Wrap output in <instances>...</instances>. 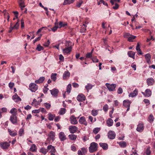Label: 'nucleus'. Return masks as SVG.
I'll list each match as a JSON object with an SVG mask.
<instances>
[{"instance_id":"obj_39","label":"nucleus","mask_w":155,"mask_h":155,"mask_svg":"<svg viewBox=\"0 0 155 155\" xmlns=\"http://www.w3.org/2000/svg\"><path fill=\"white\" fill-rule=\"evenodd\" d=\"M71 84H69L67 87L66 92L69 93L71 92Z\"/></svg>"},{"instance_id":"obj_53","label":"nucleus","mask_w":155,"mask_h":155,"mask_svg":"<svg viewBox=\"0 0 155 155\" xmlns=\"http://www.w3.org/2000/svg\"><path fill=\"white\" fill-rule=\"evenodd\" d=\"M58 28V25H55L54 27L51 28V30L55 32L57 30Z\"/></svg>"},{"instance_id":"obj_27","label":"nucleus","mask_w":155,"mask_h":155,"mask_svg":"<svg viewBox=\"0 0 155 155\" xmlns=\"http://www.w3.org/2000/svg\"><path fill=\"white\" fill-rule=\"evenodd\" d=\"M145 59L146 60L147 62L149 63L150 62L151 56L149 54H147L145 55Z\"/></svg>"},{"instance_id":"obj_46","label":"nucleus","mask_w":155,"mask_h":155,"mask_svg":"<svg viewBox=\"0 0 155 155\" xmlns=\"http://www.w3.org/2000/svg\"><path fill=\"white\" fill-rule=\"evenodd\" d=\"M97 110H92L91 111V114L94 116H96L98 114Z\"/></svg>"},{"instance_id":"obj_14","label":"nucleus","mask_w":155,"mask_h":155,"mask_svg":"<svg viewBox=\"0 0 155 155\" xmlns=\"http://www.w3.org/2000/svg\"><path fill=\"white\" fill-rule=\"evenodd\" d=\"M72 48L71 46H70L68 47H67L65 49L63 50L64 53L68 54L70 53L71 51Z\"/></svg>"},{"instance_id":"obj_34","label":"nucleus","mask_w":155,"mask_h":155,"mask_svg":"<svg viewBox=\"0 0 155 155\" xmlns=\"http://www.w3.org/2000/svg\"><path fill=\"white\" fill-rule=\"evenodd\" d=\"M8 130L10 135L12 136H15L17 134L16 133L14 132V131H12L9 129H8Z\"/></svg>"},{"instance_id":"obj_12","label":"nucleus","mask_w":155,"mask_h":155,"mask_svg":"<svg viewBox=\"0 0 155 155\" xmlns=\"http://www.w3.org/2000/svg\"><path fill=\"white\" fill-rule=\"evenodd\" d=\"M79 122L81 124H83L85 126H87V123L86 121L85 118L84 117H81L79 120Z\"/></svg>"},{"instance_id":"obj_23","label":"nucleus","mask_w":155,"mask_h":155,"mask_svg":"<svg viewBox=\"0 0 155 155\" xmlns=\"http://www.w3.org/2000/svg\"><path fill=\"white\" fill-rule=\"evenodd\" d=\"M99 145L104 150H106L108 149V145L106 143H99Z\"/></svg>"},{"instance_id":"obj_35","label":"nucleus","mask_w":155,"mask_h":155,"mask_svg":"<svg viewBox=\"0 0 155 155\" xmlns=\"http://www.w3.org/2000/svg\"><path fill=\"white\" fill-rule=\"evenodd\" d=\"M154 119L153 116L152 114H150L148 117L149 122L150 123L153 122V121Z\"/></svg>"},{"instance_id":"obj_45","label":"nucleus","mask_w":155,"mask_h":155,"mask_svg":"<svg viewBox=\"0 0 155 155\" xmlns=\"http://www.w3.org/2000/svg\"><path fill=\"white\" fill-rule=\"evenodd\" d=\"M100 128L96 127L94 128L93 130V132L95 134H97L100 130Z\"/></svg>"},{"instance_id":"obj_13","label":"nucleus","mask_w":155,"mask_h":155,"mask_svg":"<svg viewBox=\"0 0 155 155\" xmlns=\"http://www.w3.org/2000/svg\"><path fill=\"white\" fill-rule=\"evenodd\" d=\"M48 151L50 152L55 153L56 150L54 147L50 145L47 147Z\"/></svg>"},{"instance_id":"obj_7","label":"nucleus","mask_w":155,"mask_h":155,"mask_svg":"<svg viewBox=\"0 0 155 155\" xmlns=\"http://www.w3.org/2000/svg\"><path fill=\"white\" fill-rule=\"evenodd\" d=\"M68 129L71 133L74 134L77 131L78 128L75 126H70Z\"/></svg>"},{"instance_id":"obj_29","label":"nucleus","mask_w":155,"mask_h":155,"mask_svg":"<svg viewBox=\"0 0 155 155\" xmlns=\"http://www.w3.org/2000/svg\"><path fill=\"white\" fill-rule=\"evenodd\" d=\"M36 146L35 144H32L29 149V150L32 152H35L36 151Z\"/></svg>"},{"instance_id":"obj_16","label":"nucleus","mask_w":155,"mask_h":155,"mask_svg":"<svg viewBox=\"0 0 155 155\" xmlns=\"http://www.w3.org/2000/svg\"><path fill=\"white\" fill-rule=\"evenodd\" d=\"M70 74L68 71H65L63 75V79L65 80L69 78L70 76Z\"/></svg>"},{"instance_id":"obj_41","label":"nucleus","mask_w":155,"mask_h":155,"mask_svg":"<svg viewBox=\"0 0 155 155\" xmlns=\"http://www.w3.org/2000/svg\"><path fill=\"white\" fill-rule=\"evenodd\" d=\"M93 86L91 84H88L87 85L85 86V87L87 90L88 91L89 90L91 89L92 88Z\"/></svg>"},{"instance_id":"obj_28","label":"nucleus","mask_w":155,"mask_h":155,"mask_svg":"<svg viewBox=\"0 0 155 155\" xmlns=\"http://www.w3.org/2000/svg\"><path fill=\"white\" fill-rule=\"evenodd\" d=\"M145 96L149 97L151 95V91L150 89H147L145 91Z\"/></svg>"},{"instance_id":"obj_8","label":"nucleus","mask_w":155,"mask_h":155,"mask_svg":"<svg viewBox=\"0 0 155 155\" xmlns=\"http://www.w3.org/2000/svg\"><path fill=\"white\" fill-rule=\"evenodd\" d=\"M70 121L71 124H76L78 123L76 117L74 115L71 116L70 118Z\"/></svg>"},{"instance_id":"obj_61","label":"nucleus","mask_w":155,"mask_h":155,"mask_svg":"<svg viewBox=\"0 0 155 155\" xmlns=\"http://www.w3.org/2000/svg\"><path fill=\"white\" fill-rule=\"evenodd\" d=\"M143 101L145 103L147 104V105H149L150 104V101L148 99H144L143 100Z\"/></svg>"},{"instance_id":"obj_63","label":"nucleus","mask_w":155,"mask_h":155,"mask_svg":"<svg viewBox=\"0 0 155 155\" xmlns=\"http://www.w3.org/2000/svg\"><path fill=\"white\" fill-rule=\"evenodd\" d=\"M72 85L74 87H79V85L78 84L76 83H72Z\"/></svg>"},{"instance_id":"obj_47","label":"nucleus","mask_w":155,"mask_h":155,"mask_svg":"<svg viewBox=\"0 0 155 155\" xmlns=\"http://www.w3.org/2000/svg\"><path fill=\"white\" fill-rule=\"evenodd\" d=\"M36 49L38 51H40L42 50H43V48L41 46L40 44L38 45Z\"/></svg>"},{"instance_id":"obj_42","label":"nucleus","mask_w":155,"mask_h":155,"mask_svg":"<svg viewBox=\"0 0 155 155\" xmlns=\"http://www.w3.org/2000/svg\"><path fill=\"white\" fill-rule=\"evenodd\" d=\"M55 117V115L54 114H48V120H53L54 119V118Z\"/></svg>"},{"instance_id":"obj_15","label":"nucleus","mask_w":155,"mask_h":155,"mask_svg":"<svg viewBox=\"0 0 155 155\" xmlns=\"http://www.w3.org/2000/svg\"><path fill=\"white\" fill-rule=\"evenodd\" d=\"M59 138L61 141H63L66 139V136L64 132H61L59 134Z\"/></svg>"},{"instance_id":"obj_58","label":"nucleus","mask_w":155,"mask_h":155,"mask_svg":"<svg viewBox=\"0 0 155 155\" xmlns=\"http://www.w3.org/2000/svg\"><path fill=\"white\" fill-rule=\"evenodd\" d=\"M83 3V1H80L76 5V6L77 7L79 8L80 7L81 5Z\"/></svg>"},{"instance_id":"obj_30","label":"nucleus","mask_w":155,"mask_h":155,"mask_svg":"<svg viewBox=\"0 0 155 155\" xmlns=\"http://www.w3.org/2000/svg\"><path fill=\"white\" fill-rule=\"evenodd\" d=\"M77 136L74 134H70L68 136L69 138L71 140H75L77 138Z\"/></svg>"},{"instance_id":"obj_22","label":"nucleus","mask_w":155,"mask_h":155,"mask_svg":"<svg viewBox=\"0 0 155 155\" xmlns=\"http://www.w3.org/2000/svg\"><path fill=\"white\" fill-rule=\"evenodd\" d=\"M138 94V91L136 90V89L134 90L133 92L130 93L129 95V97H134L135 96H136Z\"/></svg>"},{"instance_id":"obj_57","label":"nucleus","mask_w":155,"mask_h":155,"mask_svg":"<svg viewBox=\"0 0 155 155\" xmlns=\"http://www.w3.org/2000/svg\"><path fill=\"white\" fill-rule=\"evenodd\" d=\"M50 44V41L49 40H48L46 42H45L44 44V46L47 47H48Z\"/></svg>"},{"instance_id":"obj_40","label":"nucleus","mask_w":155,"mask_h":155,"mask_svg":"<svg viewBox=\"0 0 155 155\" xmlns=\"http://www.w3.org/2000/svg\"><path fill=\"white\" fill-rule=\"evenodd\" d=\"M59 25L60 26V28L61 27H64L67 25V23L66 22L63 23L62 22L60 21L59 23Z\"/></svg>"},{"instance_id":"obj_31","label":"nucleus","mask_w":155,"mask_h":155,"mask_svg":"<svg viewBox=\"0 0 155 155\" xmlns=\"http://www.w3.org/2000/svg\"><path fill=\"white\" fill-rule=\"evenodd\" d=\"M40 151L44 154L45 155L48 152V148L47 149L45 148H42L40 149Z\"/></svg>"},{"instance_id":"obj_56","label":"nucleus","mask_w":155,"mask_h":155,"mask_svg":"<svg viewBox=\"0 0 155 155\" xmlns=\"http://www.w3.org/2000/svg\"><path fill=\"white\" fill-rule=\"evenodd\" d=\"M82 151V153L84 154H85L87 152V150L86 149L84 148H82L81 149Z\"/></svg>"},{"instance_id":"obj_52","label":"nucleus","mask_w":155,"mask_h":155,"mask_svg":"<svg viewBox=\"0 0 155 155\" xmlns=\"http://www.w3.org/2000/svg\"><path fill=\"white\" fill-rule=\"evenodd\" d=\"M123 91L122 89L120 87L119 88L117 91V92L118 94H121L123 93Z\"/></svg>"},{"instance_id":"obj_44","label":"nucleus","mask_w":155,"mask_h":155,"mask_svg":"<svg viewBox=\"0 0 155 155\" xmlns=\"http://www.w3.org/2000/svg\"><path fill=\"white\" fill-rule=\"evenodd\" d=\"M83 26H84L81 27L80 30V31L81 32H84L86 30L87 26L84 24H83Z\"/></svg>"},{"instance_id":"obj_18","label":"nucleus","mask_w":155,"mask_h":155,"mask_svg":"<svg viewBox=\"0 0 155 155\" xmlns=\"http://www.w3.org/2000/svg\"><path fill=\"white\" fill-rule=\"evenodd\" d=\"M130 104L131 101L129 100H125L123 102V105L125 107H130Z\"/></svg>"},{"instance_id":"obj_59","label":"nucleus","mask_w":155,"mask_h":155,"mask_svg":"<svg viewBox=\"0 0 155 155\" xmlns=\"http://www.w3.org/2000/svg\"><path fill=\"white\" fill-rule=\"evenodd\" d=\"M136 50L138 52H139V51H140V45L138 43H137V45L136 46Z\"/></svg>"},{"instance_id":"obj_5","label":"nucleus","mask_w":155,"mask_h":155,"mask_svg":"<svg viewBox=\"0 0 155 155\" xmlns=\"http://www.w3.org/2000/svg\"><path fill=\"white\" fill-rule=\"evenodd\" d=\"M9 120L13 124H15L17 122V117L15 115H12L10 116Z\"/></svg>"},{"instance_id":"obj_4","label":"nucleus","mask_w":155,"mask_h":155,"mask_svg":"<svg viewBox=\"0 0 155 155\" xmlns=\"http://www.w3.org/2000/svg\"><path fill=\"white\" fill-rule=\"evenodd\" d=\"M106 86L110 91H113L114 90L116 87V84H110L107 83L106 84Z\"/></svg>"},{"instance_id":"obj_20","label":"nucleus","mask_w":155,"mask_h":155,"mask_svg":"<svg viewBox=\"0 0 155 155\" xmlns=\"http://www.w3.org/2000/svg\"><path fill=\"white\" fill-rule=\"evenodd\" d=\"M45 79L44 77H40L38 80H35V82L36 84H40L42 83Z\"/></svg>"},{"instance_id":"obj_17","label":"nucleus","mask_w":155,"mask_h":155,"mask_svg":"<svg viewBox=\"0 0 155 155\" xmlns=\"http://www.w3.org/2000/svg\"><path fill=\"white\" fill-rule=\"evenodd\" d=\"M147 82L148 85H152L154 84V80L153 78H148L147 80Z\"/></svg>"},{"instance_id":"obj_60","label":"nucleus","mask_w":155,"mask_h":155,"mask_svg":"<svg viewBox=\"0 0 155 155\" xmlns=\"http://www.w3.org/2000/svg\"><path fill=\"white\" fill-rule=\"evenodd\" d=\"M60 117L59 116H58L56 117L54 119V121L55 122L58 121L60 119Z\"/></svg>"},{"instance_id":"obj_25","label":"nucleus","mask_w":155,"mask_h":155,"mask_svg":"<svg viewBox=\"0 0 155 155\" xmlns=\"http://www.w3.org/2000/svg\"><path fill=\"white\" fill-rule=\"evenodd\" d=\"M135 52H133L131 51H129L127 53V54H128V56L129 57L133 58L134 59L135 58L134 56H135Z\"/></svg>"},{"instance_id":"obj_21","label":"nucleus","mask_w":155,"mask_h":155,"mask_svg":"<svg viewBox=\"0 0 155 155\" xmlns=\"http://www.w3.org/2000/svg\"><path fill=\"white\" fill-rule=\"evenodd\" d=\"M12 99L16 102H18L21 101V99L18 96V95L16 94L14 95L12 97Z\"/></svg>"},{"instance_id":"obj_50","label":"nucleus","mask_w":155,"mask_h":155,"mask_svg":"<svg viewBox=\"0 0 155 155\" xmlns=\"http://www.w3.org/2000/svg\"><path fill=\"white\" fill-rule=\"evenodd\" d=\"M108 109V106L106 104L105 105L104 107H103V110L105 111L106 112L107 111Z\"/></svg>"},{"instance_id":"obj_51","label":"nucleus","mask_w":155,"mask_h":155,"mask_svg":"<svg viewBox=\"0 0 155 155\" xmlns=\"http://www.w3.org/2000/svg\"><path fill=\"white\" fill-rule=\"evenodd\" d=\"M48 90V88H47L46 86H44L43 89V92L45 94H46Z\"/></svg>"},{"instance_id":"obj_49","label":"nucleus","mask_w":155,"mask_h":155,"mask_svg":"<svg viewBox=\"0 0 155 155\" xmlns=\"http://www.w3.org/2000/svg\"><path fill=\"white\" fill-rule=\"evenodd\" d=\"M20 136H22V135L24 134V130L23 129H20L18 132Z\"/></svg>"},{"instance_id":"obj_1","label":"nucleus","mask_w":155,"mask_h":155,"mask_svg":"<svg viewBox=\"0 0 155 155\" xmlns=\"http://www.w3.org/2000/svg\"><path fill=\"white\" fill-rule=\"evenodd\" d=\"M98 144L95 142H92L90 144V146L89 147V150L90 152L93 153L97 150V146Z\"/></svg>"},{"instance_id":"obj_36","label":"nucleus","mask_w":155,"mask_h":155,"mask_svg":"<svg viewBox=\"0 0 155 155\" xmlns=\"http://www.w3.org/2000/svg\"><path fill=\"white\" fill-rule=\"evenodd\" d=\"M151 152L150 150V147H148L147 148L144 153V155H150Z\"/></svg>"},{"instance_id":"obj_26","label":"nucleus","mask_w":155,"mask_h":155,"mask_svg":"<svg viewBox=\"0 0 155 155\" xmlns=\"http://www.w3.org/2000/svg\"><path fill=\"white\" fill-rule=\"evenodd\" d=\"M117 143L119 144L121 147H125L127 146L126 143L124 141H120L117 142Z\"/></svg>"},{"instance_id":"obj_43","label":"nucleus","mask_w":155,"mask_h":155,"mask_svg":"<svg viewBox=\"0 0 155 155\" xmlns=\"http://www.w3.org/2000/svg\"><path fill=\"white\" fill-rule=\"evenodd\" d=\"M16 109L15 108H12L10 111V113L12 114V115H15L16 114Z\"/></svg>"},{"instance_id":"obj_37","label":"nucleus","mask_w":155,"mask_h":155,"mask_svg":"<svg viewBox=\"0 0 155 155\" xmlns=\"http://www.w3.org/2000/svg\"><path fill=\"white\" fill-rule=\"evenodd\" d=\"M136 37V36L131 35L128 38V40L130 42L133 41V40Z\"/></svg>"},{"instance_id":"obj_54","label":"nucleus","mask_w":155,"mask_h":155,"mask_svg":"<svg viewBox=\"0 0 155 155\" xmlns=\"http://www.w3.org/2000/svg\"><path fill=\"white\" fill-rule=\"evenodd\" d=\"M92 55L90 53H88L86 54V58H91Z\"/></svg>"},{"instance_id":"obj_24","label":"nucleus","mask_w":155,"mask_h":155,"mask_svg":"<svg viewBox=\"0 0 155 155\" xmlns=\"http://www.w3.org/2000/svg\"><path fill=\"white\" fill-rule=\"evenodd\" d=\"M113 124V120L110 119H108L107 121V124L108 127H110L112 126Z\"/></svg>"},{"instance_id":"obj_19","label":"nucleus","mask_w":155,"mask_h":155,"mask_svg":"<svg viewBox=\"0 0 155 155\" xmlns=\"http://www.w3.org/2000/svg\"><path fill=\"white\" fill-rule=\"evenodd\" d=\"M144 127L143 124L141 123L139 124L137 126V130L139 132L142 131L143 130Z\"/></svg>"},{"instance_id":"obj_62","label":"nucleus","mask_w":155,"mask_h":155,"mask_svg":"<svg viewBox=\"0 0 155 155\" xmlns=\"http://www.w3.org/2000/svg\"><path fill=\"white\" fill-rule=\"evenodd\" d=\"M9 87L12 89L14 86V83L12 82H10L9 83Z\"/></svg>"},{"instance_id":"obj_9","label":"nucleus","mask_w":155,"mask_h":155,"mask_svg":"<svg viewBox=\"0 0 155 155\" xmlns=\"http://www.w3.org/2000/svg\"><path fill=\"white\" fill-rule=\"evenodd\" d=\"M108 136L109 139H113L115 138L116 134L114 131L110 130L108 133Z\"/></svg>"},{"instance_id":"obj_55","label":"nucleus","mask_w":155,"mask_h":155,"mask_svg":"<svg viewBox=\"0 0 155 155\" xmlns=\"http://www.w3.org/2000/svg\"><path fill=\"white\" fill-rule=\"evenodd\" d=\"M131 35H130V34L129 33H125L124 35V37L125 38H129V37Z\"/></svg>"},{"instance_id":"obj_3","label":"nucleus","mask_w":155,"mask_h":155,"mask_svg":"<svg viewBox=\"0 0 155 155\" xmlns=\"http://www.w3.org/2000/svg\"><path fill=\"white\" fill-rule=\"evenodd\" d=\"M30 90L32 92H35L38 89V85L34 83H31L29 85Z\"/></svg>"},{"instance_id":"obj_48","label":"nucleus","mask_w":155,"mask_h":155,"mask_svg":"<svg viewBox=\"0 0 155 155\" xmlns=\"http://www.w3.org/2000/svg\"><path fill=\"white\" fill-rule=\"evenodd\" d=\"M19 20L16 22V24L14 25V26L13 27V28L15 29H17L19 27V24L18 23L19 22Z\"/></svg>"},{"instance_id":"obj_6","label":"nucleus","mask_w":155,"mask_h":155,"mask_svg":"<svg viewBox=\"0 0 155 155\" xmlns=\"http://www.w3.org/2000/svg\"><path fill=\"white\" fill-rule=\"evenodd\" d=\"M10 146L9 143L7 142L0 143V147L3 149H6Z\"/></svg>"},{"instance_id":"obj_64","label":"nucleus","mask_w":155,"mask_h":155,"mask_svg":"<svg viewBox=\"0 0 155 155\" xmlns=\"http://www.w3.org/2000/svg\"><path fill=\"white\" fill-rule=\"evenodd\" d=\"M45 106L47 109H49L51 107V105L49 103H46L45 104Z\"/></svg>"},{"instance_id":"obj_32","label":"nucleus","mask_w":155,"mask_h":155,"mask_svg":"<svg viewBox=\"0 0 155 155\" xmlns=\"http://www.w3.org/2000/svg\"><path fill=\"white\" fill-rule=\"evenodd\" d=\"M66 109L64 108H61L59 111V114L60 115H63L66 112Z\"/></svg>"},{"instance_id":"obj_2","label":"nucleus","mask_w":155,"mask_h":155,"mask_svg":"<svg viewBox=\"0 0 155 155\" xmlns=\"http://www.w3.org/2000/svg\"><path fill=\"white\" fill-rule=\"evenodd\" d=\"M48 137L47 139V143H50V141L51 140L53 141L54 140L55 133L53 131H51L48 134Z\"/></svg>"},{"instance_id":"obj_10","label":"nucleus","mask_w":155,"mask_h":155,"mask_svg":"<svg viewBox=\"0 0 155 155\" xmlns=\"http://www.w3.org/2000/svg\"><path fill=\"white\" fill-rule=\"evenodd\" d=\"M77 100L79 102H82L85 100V97L82 94H79L77 97Z\"/></svg>"},{"instance_id":"obj_11","label":"nucleus","mask_w":155,"mask_h":155,"mask_svg":"<svg viewBox=\"0 0 155 155\" xmlns=\"http://www.w3.org/2000/svg\"><path fill=\"white\" fill-rule=\"evenodd\" d=\"M51 94L54 97H57L59 92L58 90L56 88H54L52 90H50Z\"/></svg>"},{"instance_id":"obj_38","label":"nucleus","mask_w":155,"mask_h":155,"mask_svg":"<svg viewBox=\"0 0 155 155\" xmlns=\"http://www.w3.org/2000/svg\"><path fill=\"white\" fill-rule=\"evenodd\" d=\"M56 75V73H52L51 76V78L54 81H55L57 79Z\"/></svg>"},{"instance_id":"obj_33","label":"nucleus","mask_w":155,"mask_h":155,"mask_svg":"<svg viewBox=\"0 0 155 155\" xmlns=\"http://www.w3.org/2000/svg\"><path fill=\"white\" fill-rule=\"evenodd\" d=\"M74 0H65L63 3V5L70 4L73 3Z\"/></svg>"}]
</instances>
